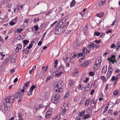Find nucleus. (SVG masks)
Wrapping results in <instances>:
<instances>
[{
  "label": "nucleus",
  "mask_w": 120,
  "mask_h": 120,
  "mask_svg": "<svg viewBox=\"0 0 120 120\" xmlns=\"http://www.w3.org/2000/svg\"><path fill=\"white\" fill-rule=\"evenodd\" d=\"M109 73H107L106 75V77L107 79H108L110 77V76H111V75L112 74H109Z\"/></svg>",
  "instance_id": "nucleus-60"
},
{
  "label": "nucleus",
  "mask_w": 120,
  "mask_h": 120,
  "mask_svg": "<svg viewBox=\"0 0 120 120\" xmlns=\"http://www.w3.org/2000/svg\"><path fill=\"white\" fill-rule=\"evenodd\" d=\"M60 117V115H57L56 116L55 118H53V120H59V119Z\"/></svg>",
  "instance_id": "nucleus-24"
},
{
  "label": "nucleus",
  "mask_w": 120,
  "mask_h": 120,
  "mask_svg": "<svg viewBox=\"0 0 120 120\" xmlns=\"http://www.w3.org/2000/svg\"><path fill=\"white\" fill-rule=\"evenodd\" d=\"M89 46L90 49H94V45H89Z\"/></svg>",
  "instance_id": "nucleus-56"
},
{
  "label": "nucleus",
  "mask_w": 120,
  "mask_h": 120,
  "mask_svg": "<svg viewBox=\"0 0 120 120\" xmlns=\"http://www.w3.org/2000/svg\"><path fill=\"white\" fill-rule=\"evenodd\" d=\"M59 29L60 30V32H61L62 33L64 32L65 27H64L63 26H59Z\"/></svg>",
  "instance_id": "nucleus-11"
},
{
  "label": "nucleus",
  "mask_w": 120,
  "mask_h": 120,
  "mask_svg": "<svg viewBox=\"0 0 120 120\" xmlns=\"http://www.w3.org/2000/svg\"><path fill=\"white\" fill-rule=\"evenodd\" d=\"M39 18H34V22L35 23L39 21Z\"/></svg>",
  "instance_id": "nucleus-35"
},
{
  "label": "nucleus",
  "mask_w": 120,
  "mask_h": 120,
  "mask_svg": "<svg viewBox=\"0 0 120 120\" xmlns=\"http://www.w3.org/2000/svg\"><path fill=\"white\" fill-rule=\"evenodd\" d=\"M83 85L82 84H80L78 86V89L79 90H81L83 88Z\"/></svg>",
  "instance_id": "nucleus-41"
},
{
  "label": "nucleus",
  "mask_w": 120,
  "mask_h": 120,
  "mask_svg": "<svg viewBox=\"0 0 120 120\" xmlns=\"http://www.w3.org/2000/svg\"><path fill=\"white\" fill-rule=\"evenodd\" d=\"M100 34V32L98 31H96L94 32V36H95V35L97 36H98Z\"/></svg>",
  "instance_id": "nucleus-31"
},
{
  "label": "nucleus",
  "mask_w": 120,
  "mask_h": 120,
  "mask_svg": "<svg viewBox=\"0 0 120 120\" xmlns=\"http://www.w3.org/2000/svg\"><path fill=\"white\" fill-rule=\"evenodd\" d=\"M54 67L55 68H56L57 67V65L58 63V60H54Z\"/></svg>",
  "instance_id": "nucleus-18"
},
{
  "label": "nucleus",
  "mask_w": 120,
  "mask_h": 120,
  "mask_svg": "<svg viewBox=\"0 0 120 120\" xmlns=\"http://www.w3.org/2000/svg\"><path fill=\"white\" fill-rule=\"evenodd\" d=\"M95 73L94 72H90L89 74V75L91 76H92L94 75Z\"/></svg>",
  "instance_id": "nucleus-33"
},
{
  "label": "nucleus",
  "mask_w": 120,
  "mask_h": 120,
  "mask_svg": "<svg viewBox=\"0 0 120 120\" xmlns=\"http://www.w3.org/2000/svg\"><path fill=\"white\" fill-rule=\"evenodd\" d=\"M94 101L93 102H91V103L90 104V106H91V107H92V108H96V105H94V106L93 105H92V104H94Z\"/></svg>",
  "instance_id": "nucleus-22"
},
{
  "label": "nucleus",
  "mask_w": 120,
  "mask_h": 120,
  "mask_svg": "<svg viewBox=\"0 0 120 120\" xmlns=\"http://www.w3.org/2000/svg\"><path fill=\"white\" fill-rule=\"evenodd\" d=\"M113 71V70L112 69H108V73H109L111 74H112V72Z\"/></svg>",
  "instance_id": "nucleus-59"
},
{
  "label": "nucleus",
  "mask_w": 120,
  "mask_h": 120,
  "mask_svg": "<svg viewBox=\"0 0 120 120\" xmlns=\"http://www.w3.org/2000/svg\"><path fill=\"white\" fill-rule=\"evenodd\" d=\"M74 72L77 75H78L79 74V72L77 69H75L74 70Z\"/></svg>",
  "instance_id": "nucleus-46"
},
{
  "label": "nucleus",
  "mask_w": 120,
  "mask_h": 120,
  "mask_svg": "<svg viewBox=\"0 0 120 120\" xmlns=\"http://www.w3.org/2000/svg\"><path fill=\"white\" fill-rule=\"evenodd\" d=\"M78 40L77 39H75V41H74L73 42V44L75 46H78Z\"/></svg>",
  "instance_id": "nucleus-12"
},
{
  "label": "nucleus",
  "mask_w": 120,
  "mask_h": 120,
  "mask_svg": "<svg viewBox=\"0 0 120 120\" xmlns=\"http://www.w3.org/2000/svg\"><path fill=\"white\" fill-rule=\"evenodd\" d=\"M55 34L56 35H58L60 34H62L61 32H60L59 27V25H56V26L55 29Z\"/></svg>",
  "instance_id": "nucleus-5"
},
{
  "label": "nucleus",
  "mask_w": 120,
  "mask_h": 120,
  "mask_svg": "<svg viewBox=\"0 0 120 120\" xmlns=\"http://www.w3.org/2000/svg\"><path fill=\"white\" fill-rule=\"evenodd\" d=\"M75 120H81V118L80 116H77L76 117Z\"/></svg>",
  "instance_id": "nucleus-64"
},
{
  "label": "nucleus",
  "mask_w": 120,
  "mask_h": 120,
  "mask_svg": "<svg viewBox=\"0 0 120 120\" xmlns=\"http://www.w3.org/2000/svg\"><path fill=\"white\" fill-rule=\"evenodd\" d=\"M109 104L108 105H106L105 107V108L103 112V113H104L109 108Z\"/></svg>",
  "instance_id": "nucleus-19"
},
{
  "label": "nucleus",
  "mask_w": 120,
  "mask_h": 120,
  "mask_svg": "<svg viewBox=\"0 0 120 120\" xmlns=\"http://www.w3.org/2000/svg\"><path fill=\"white\" fill-rule=\"evenodd\" d=\"M101 42V41L100 40H96L94 41V42L96 43V44H99L100 42Z\"/></svg>",
  "instance_id": "nucleus-48"
},
{
  "label": "nucleus",
  "mask_w": 120,
  "mask_h": 120,
  "mask_svg": "<svg viewBox=\"0 0 120 120\" xmlns=\"http://www.w3.org/2000/svg\"><path fill=\"white\" fill-rule=\"evenodd\" d=\"M66 20V19L65 18H63L61 20H59L58 23V25H60L61 26L63 24V23Z\"/></svg>",
  "instance_id": "nucleus-8"
},
{
  "label": "nucleus",
  "mask_w": 120,
  "mask_h": 120,
  "mask_svg": "<svg viewBox=\"0 0 120 120\" xmlns=\"http://www.w3.org/2000/svg\"><path fill=\"white\" fill-rule=\"evenodd\" d=\"M17 46L16 48V49H17L19 50V49L20 50L21 49L22 47V45H21L20 44H17Z\"/></svg>",
  "instance_id": "nucleus-20"
},
{
  "label": "nucleus",
  "mask_w": 120,
  "mask_h": 120,
  "mask_svg": "<svg viewBox=\"0 0 120 120\" xmlns=\"http://www.w3.org/2000/svg\"><path fill=\"white\" fill-rule=\"evenodd\" d=\"M27 48L24 49L22 50V53L24 54V53L25 54H26L27 55H28V53L30 51L29 50H26Z\"/></svg>",
  "instance_id": "nucleus-14"
},
{
  "label": "nucleus",
  "mask_w": 120,
  "mask_h": 120,
  "mask_svg": "<svg viewBox=\"0 0 120 120\" xmlns=\"http://www.w3.org/2000/svg\"><path fill=\"white\" fill-rule=\"evenodd\" d=\"M69 84L71 86H73L75 83L74 81L72 80H69Z\"/></svg>",
  "instance_id": "nucleus-21"
},
{
  "label": "nucleus",
  "mask_w": 120,
  "mask_h": 120,
  "mask_svg": "<svg viewBox=\"0 0 120 120\" xmlns=\"http://www.w3.org/2000/svg\"><path fill=\"white\" fill-rule=\"evenodd\" d=\"M111 62H112V63L113 64H114L115 62L116 64L117 63V61L115 59H113V60L112 59Z\"/></svg>",
  "instance_id": "nucleus-54"
},
{
  "label": "nucleus",
  "mask_w": 120,
  "mask_h": 120,
  "mask_svg": "<svg viewBox=\"0 0 120 120\" xmlns=\"http://www.w3.org/2000/svg\"><path fill=\"white\" fill-rule=\"evenodd\" d=\"M75 3V0H73L70 4V6L71 7H72L75 6V4H74Z\"/></svg>",
  "instance_id": "nucleus-27"
},
{
  "label": "nucleus",
  "mask_w": 120,
  "mask_h": 120,
  "mask_svg": "<svg viewBox=\"0 0 120 120\" xmlns=\"http://www.w3.org/2000/svg\"><path fill=\"white\" fill-rule=\"evenodd\" d=\"M34 27L36 31H37L39 29V27L38 25H34Z\"/></svg>",
  "instance_id": "nucleus-36"
},
{
  "label": "nucleus",
  "mask_w": 120,
  "mask_h": 120,
  "mask_svg": "<svg viewBox=\"0 0 120 120\" xmlns=\"http://www.w3.org/2000/svg\"><path fill=\"white\" fill-rule=\"evenodd\" d=\"M23 30V29H17V32L18 33H19L21 32Z\"/></svg>",
  "instance_id": "nucleus-43"
},
{
  "label": "nucleus",
  "mask_w": 120,
  "mask_h": 120,
  "mask_svg": "<svg viewBox=\"0 0 120 120\" xmlns=\"http://www.w3.org/2000/svg\"><path fill=\"white\" fill-rule=\"evenodd\" d=\"M120 77V74H117L116 77V80L117 81V80Z\"/></svg>",
  "instance_id": "nucleus-44"
},
{
  "label": "nucleus",
  "mask_w": 120,
  "mask_h": 120,
  "mask_svg": "<svg viewBox=\"0 0 120 120\" xmlns=\"http://www.w3.org/2000/svg\"><path fill=\"white\" fill-rule=\"evenodd\" d=\"M100 78L103 81H107V79L104 76H101L100 77Z\"/></svg>",
  "instance_id": "nucleus-34"
},
{
  "label": "nucleus",
  "mask_w": 120,
  "mask_h": 120,
  "mask_svg": "<svg viewBox=\"0 0 120 120\" xmlns=\"http://www.w3.org/2000/svg\"><path fill=\"white\" fill-rule=\"evenodd\" d=\"M90 51H91L90 49V50H87V48H86V51L85 53V55H86H86H87V53H89L90 52Z\"/></svg>",
  "instance_id": "nucleus-52"
},
{
  "label": "nucleus",
  "mask_w": 120,
  "mask_h": 120,
  "mask_svg": "<svg viewBox=\"0 0 120 120\" xmlns=\"http://www.w3.org/2000/svg\"><path fill=\"white\" fill-rule=\"evenodd\" d=\"M60 96L59 94H56L55 95H54L53 97L51 98V101L53 102L56 104L58 102L60 98Z\"/></svg>",
  "instance_id": "nucleus-3"
},
{
  "label": "nucleus",
  "mask_w": 120,
  "mask_h": 120,
  "mask_svg": "<svg viewBox=\"0 0 120 120\" xmlns=\"http://www.w3.org/2000/svg\"><path fill=\"white\" fill-rule=\"evenodd\" d=\"M30 82L28 81H27L26 83H25L24 84L25 86L26 87H27L30 84Z\"/></svg>",
  "instance_id": "nucleus-42"
},
{
  "label": "nucleus",
  "mask_w": 120,
  "mask_h": 120,
  "mask_svg": "<svg viewBox=\"0 0 120 120\" xmlns=\"http://www.w3.org/2000/svg\"><path fill=\"white\" fill-rule=\"evenodd\" d=\"M109 50H108L103 54V56H104L105 55H107L108 54H109Z\"/></svg>",
  "instance_id": "nucleus-57"
},
{
  "label": "nucleus",
  "mask_w": 120,
  "mask_h": 120,
  "mask_svg": "<svg viewBox=\"0 0 120 120\" xmlns=\"http://www.w3.org/2000/svg\"><path fill=\"white\" fill-rule=\"evenodd\" d=\"M35 88L36 86H35L34 85H32L30 87L29 91L33 92V89Z\"/></svg>",
  "instance_id": "nucleus-28"
},
{
  "label": "nucleus",
  "mask_w": 120,
  "mask_h": 120,
  "mask_svg": "<svg viewBox=\"0 0 120 120\" xmlns=\"http://www.w3.org/2000/svg\"><path fill=\"white\" fill-rule=\"evenodd\" d=\"M119 93L118 90H116L113 92V94L114 96L117 95Z\"/></svg>",
  "instance_id": "nucleus-26"
},
{
  "label": "nucleus",
  "mask_w": 120,
  "mask_h": 120,
  "mask_svg": "<svg viewBox=\"0 0 120 120\" xmlns=\"http://www.w3.org/2000/svg\"><path fill=\"white\" fill-rule=\"evenodd\" d=\"M69 24V22L68 21L63 26L65 27H67Z\"/></svg>",
  "instance_id": "nucleus-50"
},
{
  "label": "nucleus",
  "mask_w": 120,
  "mask_h": 120,
  "mask_svg": "<svg viewBox=\"0 0 120 120\" xmlns=\"http://www.w3.org/2000/svg\"><path fill=\"white\" fill-rule=\"evenodd\" d=\"M60 71V72H61L62 73L65 72V68L62 65H61L57 68V70L56 71Z\"/></svg>",
  "instance_id": "nucleus-6"
},
{
  "label": "nucleus",
  "mask_w": 120,
  "mask_h": 120,
  "mask_svg": "<svg viewBox=\"0 0 120 120\" xmlns=\"http://www.w3.org/2000/svg\"><path fill=\"white\" fill-rule=\"evenodd\" d=\"M54 91L56 93H61L62 91V86L61 83L59 82L55 83Z\"/></svg>",
  "instance_id": "nucleus-2"
},
{
  "label": "nucleus",
  "mask_w": 120,
  "mask_h": 120,
  "mask_svg": "<svg viewBox=\"0 0 120 120\" xmlns=\"http://www.w3.org/2000/svg\"><path fill=\"white\" fill-rule=\"evenodd\" d=\"M29 42V41L27 39L23 41V47L24 48L26 46Z\"/></svg>",
  "instance_id": "nucleus-10"
},
{
  "label": "nucleus",
  "mask_w": 120,
  "mask_h": 120,
  "mask_svg": "<svg viewBox=\"0 0 120 120\" xmlns=\"http://www.w3.org/2000/svg\"><path fill=\"white\" fill-rule=\"evenodd\" d=\"M17 22H14L11 21L9 22V24L11 26H13Z\"/></svg>",
  "instance_id": "nucleus-40"
},
{
  "label": "nucleus",
  "mask_w": 120,
  "mask_h": 120,
  "mask_svg": "<svg viewBox=\"0 0 120 120\" xmlns=\"http://www.w3.org/2000/svg\"><path fill=\"white\" fill-rule=\"evenodd\" d=\"M85 99L83 98L80 101L79 103V105H81L85 101Z\"/></svg>",
  "instance_id": "nucleus-32"
},
{
  "label": "nucleus",
  "mask_w": 120,
  "mask_h": 120,
  "mask_svg": "<svg viewBox=\"0 0 120 120\" xmlns=\"http://www.w3.org/2000/svg\"><path fill=\"white\" fill-rule=\"evenodd\" d=\"M89 64V63L88 61H86L82 64L81 66H82L86 67Z\"/></svg>",
  "instance_id": "nucleus-15"
},
{
  "label": "nucleus",
  "mask_w": 120,
  "mask_h": 120,
  "mask_svg": "<svg viewBox=\"0 0 120 120\" xmlns=\"http://www.w3.org/2000/svg\"><path fill=\"white\" fill-rule=\"evenodd\" d=\"M111 47L112 48H113L114 49H115L116 47V46L115 45V44H112L111 45Z\"/></svg>",
  "instance_id": "nucleus-53"
},
{
  "label": "nucleus",
  "mask_w": 120,
  "mask_h": 120,
  "mask_svg": "<svg viewBox=\"0 0 120 120\" xmlns=\"http://www.w3.org/2000/svg\"><path fill=\"white\" fill-rule=\"evenodd\" d=\"M85 113V110H83L82 111L79 112V114H78V116H82Z\"/></svg>",
  "instance_id": "nucleus-16"
},
{
  "label": "nucleus",
  "mask_w": 120,
  "mask_h": 120,
  "mask_svg": "<svg viewBox=\"0 0 120 120\" xmlns=\"http://www.w3.org/2000/svg\"><path fill=\"white\" fill-rule=\"evenodd\" d=\"M12 6L11 4L8 3L6 5V7H8V8H10L11 7H12Z\"/></svg>",
  "instance_id": "nucleus-39"
},
{
  "label": "nucleus",
  "mask_w": 120,
  "mask_h": 120,
  "mask_svg": "<svg viewBox=\"0 0 120 120\" xmlns=\"http://www.w3.org/2000/svg\"><path fill=\"white\" fill-rule=\"evenodd\" d=\"M11 0H3V3H6L9 2Z\"/></svg>",
  "instance_id": "nucleus-58"
},
{
  "label": "nucleus",
  "mask_w": 120,
  "mask_h": 120,
  "mask_svg": "<svg viewBox=\"0 0 120 120\" xmlns=\"http://www.w3.org/2000/svg\"><path fill=\"white\" fill-rule=\"evenodd\" d=\"M33 46V44H30L28 46H27L26 48L27 49H30Z\"/></svg>",
  "instance_id": "nucleus-37"
},
{
  "label": "nucleus",
  "mask_w": 120,
  "mask_h": 120,
  "mask_svg": "<svg viewBox=\"0 0 120 120\" xmlns=\"http://www.w3.org/2000/svg\"><path fill=\"white\" fill-rule=\"evenodd\" d=\"M90 117V115L89 114H87L86 115H84L83 117V119H86L87 118H89Z\"/></svg>",
  "instance_id": "nucleus-30"
},
{
  "label": "nucleus",
  "mask_w": 120,
  "mask_h": 120,
  "mask_svg": "<svg viewBox=\"0 0 120 120\" xmlns=\"http://www.w3.org/2000/svg\"><path fill=\"white\" fill-rule=\"evenodd\" d=\"M69 93L68 92H66V94H65L64 96V99H66L67 98H68L69 95Z\"/></svg>",
  "instance_id": "nucleus-23"
},
{
  "label": "nucleus",
  "mask_w": 120,
  "mask_h": 120,
  "mask_svg": "<svg viewBox=\"0 0 120 120\" xmlns=\"http://www.w3.org/2000/svg\"><path fill=\"white\" fill-rule=\"evenodd\" d=\"M25 87L24 86H23L22 89L21 90L20 92H17L18 93V94L19 95V96L22 95H22H23V94L25 92Z\"/></svg>",
  "instance_id": "nucleus-9"
},
{
  "label": "nucleus",
  "mask_w": 120,
  "mask_h": 120,
  "mask_svg": "<svg viewBox=\"0 0 120 120\" xmlns=\"http://www.w3.org/2000/svg\"><path fill=\"white\" fill-rule=\"evenodd\" d=\"M120 101L118 99L117 100H116L115 103L114 104V105H116V104H118V103H120Z\"/></svg>",
  "instance_id": "nucleus-63"
},
{
  "label": "nucleus",
  "mask_w": 120,
  "mask_h": 120,
  "mask_svg": "<svg viewBox=\"0 0 120 120\" xmlns=\"http://www.w3.org/2000/svg\"><path fill=\"white\" fill-rule=\"evenodd\" d=\"M85 58V57L84 56H83L81 58L79 59V63H80L82 61V60H84Z\"/></svg>",
  "instance_id": "nucleus-47"
},
{
  "label": "nucleus",
  "mask_w": 120,
  "mask_h": 120,
  "mask_svg": "<svg viewBox=\"0 0 120 120\" xmlns=\"http://www.w3.org/2000/svg\"><path fill=\"white\" fill-rule=\"evenodd\" d=\"M104 14L103 13L101 12L99 14H97L96 15L98 17L101 18L104 15Z\"/></svg>",
  "instance_id": "nucleus-17"
},
{
  "label": "nucleus",
  "mask_w": 120,
  "mask_h": 120,
  "mask_svg": "<svg viewBox=\"0 0 120 120\" xmlns=\"http://www.w3.org/2000/svg\"><path fill=\"white\" fill-rule=\"evenodd\" d=\"M18 98H19V99L18 101V103L19 104V102L22 100V95H21L19 96Z\"/></svg>",
  "instance_id": "nucleus-45"
},
{
  "label": "nucleus",
  "mask_w": 120,
  "mask_h": 120,
  "mask_svg": "<svg viewBox=\"0 0 120 120\" xmlns=\"http://www.w3.org/2000/svg\"><path fill=\"white\" fill-rule=\"evenodd\" d=\"M18 17H16L14 19H12L11 21H14V22H17V20L18 19Z\"/></svg>",
  "instance_id": "nucleus-55"
},
{
  "label": "nucleus",
  "mask_w": 120,
  "mask_h": 120,
  "mask_svg": "<svg viewBox=\"0 0 120 120\" xmlns=\"http://www.w3.org/2000/svg\"><path fill=\"white\" fill-rule=\"evenodd\" d=\"M90 100L89 99H87L86 101L85 104V105L86 106H88L90 102Z\"/></svg>",
  "instance_id": "nucleus-25"
},
{
  "label": "nucleus",
  "mask_w": 120,
  "mask_h": 120,
  "mask_svg": "<svg viewBox=\"0 0 120 120\" xmlns=\"http://www.w3.org/2000/svg\"><path fill=\"white\" fill-rule=\"evenodd\" d=\"M105 34L103 32H101V35L100 36V37L102 38L103 36H104Z\"/></svg>",
  "instance_id": "nucleus-61"
},
{
  "label": "nucleus",
  "mask_w": 120,
  "mask_h": 120,
  "mask_svg": "<svg viewBox=\"0 0 120 120\" xmlns=\"http://www.w3.org/2000/svg\"><path fill=\"white\" fill-rule=\"evenodd\" d=\"M86 47H85L82 50V53H83V54H84V55H85V50L86 49Z\"/></svg>",
  "instance_id": "nucleus-62"
},
{
  "label": "nucleus",
  "mask_w": 120,
  "mask_h": 120,
  "mask_svg": "<svg viewBox=\"0 0 120 120\" xmlns=\"http://www.w3.org/2000/svg\"><path fill=\"white\" fill-rule=\"evenodd\" d=\"M23 117L22 114L21 113L19 112L18 114V117L19 118H21Z\"/></svg>",
  "instance_id": "nucleus-51"
},
{
  "label": "nucleus",
  "mask_w": 120,
  "mask_h": 120,
  "mask_svg": "<svg viewBox=\"0 0 120 120\" xmlns=\"http://www.w3.org/2000/svg\"><path fill=\"white\" fill-rule=\"evenodd\" d=\"M18 93H16L15 95L13 94H10L7 97L6 99H5L4 101L8 102L9 106H11L14 102V99L15 98L18 99Z\"/></svg>",
  "instance_id": "nucleus-1"
},
{
  "label": "nucleus",
  "mask_w": 120,
  "mask_h": 120,
  "mask_svg": "<svg viewBox=\"0 0 120 120\" xmlns=\"http://www.w3.org/2000/svg\"><path fill=\"white\" fill-rule=\"evenodd\" d=\"M62 73H63L61 72H60L59 73L56 74V76L57 77H59L60 76H61V75Z\"/></svg>",
  "instance_id": "nucleus-49"
},
{
  "label": "nucleus",
  "mask_w": 120,
  "mask_h": 120,
  "mask_svg": "<svg viewBox=\"0 0 120 120\" xmlns=\"http://www.w3.org/2000/svg\"><path fill=\"white\" fill-rule=\"evenodd\" d=\"M4 105H0L1 109H0L2 110H4L5 111H6L8 110V107H9L11 106H9V105L8 102H6V101H4V102L3 103Z\"/></svg>",
  "instance_id": "nucleus-4"
},
{
  "label": "nucleus",
  "mask_w": 120,
  "mask_h": 120,
  "mask_svg": "<svg viewBox=\"0 0 120 120\" xmlns=\"http://www.w3.org/2000/svg\"><path fill=\"white\" fill-rule=\"evenodd\" d=\"M107 69V66H104L103 67L102 69V73H105Z\"/></svg>",
  "instance_id": "nucleus-13"
},
{
  "label": "nucleus",
  "mask_w": 120,
  "mask_h": 120,
  "mask_svg": "<svg viewBox=\"0 0 120 120\" xmlns=\"http://www.w3.org/2000/svg\"><path fill=\"white\" fill-rule=\"evenodd\" d=\"M84 88L85 89V90L86 91H89L90 90V88L89 87L87 86H86V87H84Z\"/></svg>",
  "instance_id": "nucleus-38"
},
{
  "label": "nucleus",
  "mask_w": 120,
  "mask_h": 120,
  "mask_svg": "<svg viewBox=\"0 0 120 120\" xmlns=\"http://www.w3.org/2000/svg\"><path fill=\"white\" fill-rule=\"evenodd\" d=\"M66 105L65 104H64L61 108L62 109V111L61 112V114L63 116L65 115L66 112L67 111V109L66 108L65 106V105Z\"/></svg>",
  "instance_id": "nucleus-7"
},
{
  "label": "nucleus",
  "mask_w": 120,
  "mask_h": 120,
  "mask_svg": "<svg viewBox=\"0 0 120 120\" xmlns=\"http://www.w3.org/2000/svg\"><path fill=\"white\" fill-rule=\"evenodd\" d=\"M51 112L49 113H46L45 115V117L46 118H48L50 117L51 114Z\"/></svg>",
  "instance_id": "nucleus-29"
}]
</instances>
